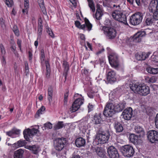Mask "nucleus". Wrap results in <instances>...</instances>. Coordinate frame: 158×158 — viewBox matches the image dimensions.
<instances>
[{"instance_id":"63","label":"nucleus","mask_w":158,"mask_h":158,"mask_svg":"<svg viewBox=\"0 0 158 158\" xmlns=\"http://www.w3.org/2000/svg\"><path fill=\"white\" fill-rule=\"evenodd\" d=\"M104 51V49H102V50H99L96 52V54L97 55H98L99 54H101V53H102V52H103Z\"/></svg>"},{"instance_id":"33","label":"nucleus","mask_w":158,"mask_h":158,"mask_svg":"<svg viewBox=\"0 0 158 158\" xmlns=\"http://www.w3.org/2000/svg\"><path fill=\"white\" fill-rule=\"evenodd\" d=\"M63 66L64 68V73L65 74V77H66L67 73L68 72L69 69V65L68 63L66 61H63Z\"/></svg>"},{"instance_id":"40","label":"nucleus","mask_w":158,"mask_h":158,"mask_svg":"<svg viewBox=\"0 0 158 158\" xmlns=\"http://www.w3.org/2000/svg\"><path fill=\"white\" fill-rule=\"evenodd\" d=\"M40 60L41 62L43 63L45 60V56L44 51L43 49H41L40 51Z\"/></svg>"},{"instance_id":"13","label":"nucleus","mask_w":158,"mask_h":158,"mask_svg":"<svg viewBox=\"0 0 158 158\" xmlns=\"http://www.w3.org/2000/svg\"><path fill=\"white\" fill-rule=\"evenodd\" d=\"M38 131V130L35 128H32L31 129L29 128L25 129L23 132L24 138L27 141H30V138L31 136L36 134Z\"/></svg>"},{"instance_id":"38","label":"nucleus","mask_w":158,"mask_h":158,"mask_svg":"<svg viewBox=\"0 0 158 158\" xmlns=\"http://www.w3.org/2000/svg\"><path fill=\"white\" fill-rule=\"evenodd\" d=\"M64 126L63 122H59L54 126V128L55 130H57L63 128Z\"/></svg>"},{"instance_id":"14","label":"nucleus","mask_w":158,"mask_h":158,"mask_svg":"<svg viewBox=\"0 0 158 158\" xmlns=\"http://www.w3.org/2000/svg\"><path fill=\"white\" fill-rule=\"evenodd\" d=\"M151 30L146 29L145 31L138 32L135 34L133 37V41L135 43L140 42L141 41L142 37L145 35L148 34V31Z\"/></svg>"},{"instance_id":"39","label":"nucleus","mask_w":158,"mask_h":158,"mask_svg":"<svg viewBox=\"0 0 158 158\" xmlns=\"http://www.w3.org/2000/svg\"><path fill=\"white\" fill-rule=\"evenodd\" d=\"M87 122L86 121H84V122H82L80 124L79 126L81 129L83 130H85L86 128V126L87 125Z\"/></svg>"},{"instance_id":"29","label":"nucleus","mask_w":158,"mask_h":158,"mask_svg":"<svg viewBox=\"0 0 158 158\" xmlns=\"http://www.w3.org/2000/svg\"><path fill=\"white\" fill-rule=\"evenodd\" d=\"M24 0V8L23 9V13L25 14H27L28 12V9L29 8V1L28 0Z\"/></svg>"},{"instance_id":"15","label":"nucleus","mask_w":158,"mask_h":158,"mask_svg":"<svg viewBox=\"0 0 158 158\" xmlns=\"http://www.w3.org/2000/svg\"><path fill=\"white\" fill-rule=\"evenodd\" d=\"M147 137L148 140L153 143L158 140V132L155 130H151L148 132Z\"/></svg>"},{"instance_id":"45","label":"nucleus","mask_w":158,"mask_h":158,"mask_svg":"<svg viewBox=\"0 0 158 158\" xmlns=\"http://www.w3.org/2000/svg\"><path fill=\"white\" fill-rule=\"evenodd\" d=\"M5 1L6 4L8 7H11L13 3L12 0H6Z\"/></svg>"},{"instance_id":"55","label":"nucleus","mask_w":158,"mask_h":158,"mask_svg":"<svg viewBox=\"0 0 158 158\" xmlns=\"http://www.w3.org/2000/svg\"><path fill=\"white\" fill-rule=\"evenodd\" d=\"M45 63L46 67V70H48V69H50V65L48 61H45Z\"/></svg>"},{"instance_id":"28","label":"nucleus","mask_w":158,"mask_h":158,"mask_svg":"<svg viewBox=\"0 0 158 158\" xmlns=\"http://www.w3.org/2000/svg\"><path fill=\"white\" fill-rule=\"evenodd\" d=\"M129 140L134 144H136L138 143V136L134 134H131L129 136Z\"/></svg>"},{"instance_id":"25","label":"nucleus","mask_w":158,"mask_h":158,"mask_svg":"<svg viewBox=\"0 0 158 158\" xmlns=\"http://www.w3.org/2000/svg\"><path fill=\"white\" fill-rule=\"evenodd\" d=\"M24 150L22 149H19L15 151L14 154V158H22Z\"/></svg>"},{"instance_id":"53","label":"nucleus","mask_w":158,"mask_h":158,"mask_svg":"<svg viewBox=\"0 0 158 158\" xmlns=\"http://www.w3.org/2000/svg\"><path fill=\"white\" fill-rule=\"evenodd\" d=\"M46 76L47 78H49L50 76V69H48V70H46Z\"/></svg>"},{"instance_id":"24","label":"nucleus","mask_w":158,"mask_h":158,"mask_svg":"<svg viewBox=\"0 0 158 158\" xmlns=\"http://www.w3.org/2000/svg\"><path fill=\"white\" fill-rule=\"evenodd\" d=\"M135 132L137 133L140 134L139 136L140 137H143L145 134V132L143 128L141 127L138 125L135 126Z\"/></svg>"},{"instance_id":"62","label":"nucleus","mask_w":158,"mask_h":158,"mask_svg":"<svg viewBox=\"0 0 158 158\" xmlns=\"http://www.w3.org/2000/svg\"><path fill=\"white\" fill-rule=\"evenodd\" d=\"M25 70L29 69L28 65L27 62H25Z\"/></svg>"},{"instance_id":"6","label":"nucleus","mask_w":158,"mask_h":158,"mask_svg":"<svg viewBox=\"0 0 158 158\" xmlns=\"http://www.w3.org/2000/svg\"><path fill=\"white\" fill-rule=\"evenodd\" d=\"M121 151L124 156L127 157L132 156L135 152L133 147L129 145L122 146L121 147Z\"/></svg>"},{"instance_id":"48","label":"nucleus","mask_w":158,"mask_h":158,"mask_svg":"<svg viewBox=\"0 0 158 158\" xmlns=\"http://www.w3.org/2000/svg\"><path fill=\"white\" fill-rule=\"evenodd\" d=\"M47 32L49 34V35L52 38L54 37V35L52 31L49 28L47 29Z\"/></svg>"},{"instance_id":"23","label":"nucleus","mask_w":158,"mask_h":158,"mask_svg":"<svg viewBox=\"0 0 158 158\" xmlns=\"http://www.w3.org/2000/svg\"><path fill=\"white\" fill-rule=\"evenodd\" d=\"M25 148L27 149L32 151L33 153L34 154H37L39 151V147L38 146L36 145H33L31 146H27L25 147Z\"/></svg>"},{"instance_id":"27","label":"nucleus","mask_w":158,"mask_h":158,"mask_svg":"<svg viewBox=\"0 0 158 158\" xmlns=\"http://www.w3.org/2000/svg\"><path fill=\"white\" fill-rule=\"evenodd\" d=\"M157 78L155 76H153L151 77L148 76H145V79L146 82L148 83H154L157 80Z\"/></svg>"},{"instance_id":"50","label":"nucleus","mask_w":158,"mask_h":158,"mask_svg":"<svg viewBox=\"0 0 158 158\" xmlns=\"http://www.w3.org/2000/svg\"><path fill=\"white\" fill-rule=\"evenodd\" d=\"M14 134V135H18L20 134V130L18 129H14L12 130Z\"/></svg>"},{"instance_id":"20","label":"nucleus","mask_w":158,"mask_h":158,"mask_svg":"<svg viewBox=\"0 0 158 158\" xmlns=\"http://www.w3.org/2000/svg\"><path fill=\"white\" fill-rule=\"evenodd\" d=\"M85 143V140L82 138H77L75 141V144L77 147H81L84 146Z\"/></svg>"},{"instance_id":"49","label":"nucleus","mask_w":158,"mask_h":158,"mask_svg":"<svg viewBox=\"0 0 158 158\" xmlns=\"http://www.w3.org/2000/svg\"><path fill=\"white\" fill-rule=\"evenodd\" d=\"M44 127L47 129H50L52 128V125L51 123H48L44 124Z\"/></svg>"},{"instance_id":"60","label":"nucleus","mask_w":158,"mask_h":158,"mask_svg":"<svg viewBox=\"0 0 158 158\" xmlns=\"http://www.w3.org/2000/svg\"><path fill=\"white\" fill-rule=\"evenodd\" d=\"M155 125L157 124H158V114H156L155 120Z\"/></svg>"},{"instance_id":"61","label":"nucleus","mask_w":158,"mask_h":158,"mask_svg":"<svg viewBox=\"0 0 158 158\" xmlns=\"http://www.w3.org/2000/svg\"><path fill=\"white\" fill-rule=\"evenodd\" d=\"M88 107L89 108V111H90L92 110V109L93 107V106L89 104L88 105Z\"/></svg>"},{"instance_id":"51","label":"nucleus","mask_w":158,"mask_h":158,"mask_svg":"<svg viewBox=\"0 0 158 158\" xmlns=\"http://www.w3.org/2000/svg\"><path fill=\"white\" fill-rule=\"evenodd\" d=\"M6 134L8 136H10L12 138H14L15 137L14 135L12 130L6 132Z\"/></svg>"},{"instance_id":"52","label":"nucleus","mask_w":158,"mask_h":158,"mask_svg":"<svg viewBox=\"0 0 158 158\" xmlns=\"http://www.w3.org/2000/svg\"><path fill=\"white\" fill-rule=\"evenodd\" d=\"M17 44L21 52H22L21 49V41L19 39L17 40Z\"/></svg>"},{"instance_id":"9","label":"nucleus","mask_w":158,"mask_h":158,"mask_svg":"<svg viewBox=\"0 0 158 158\" xmlns=\"http://www.w3.org/2000/svg\"><path fill=\"white\" fill-rule=\"evenodd\" d=\"M102 29L104 32V34L109 39H114L116 36V31L113 28L108 27H103Z\"/></svg>"},{"instance_id":"32","label":"nucleus","mask_w":158,"mask_h":158,"mask_svg":"<svg viewBox=\"0 0 158 158\" xmlns=\"http://www.w3.org/2000/svg\"><path fill=\"white\" fill-rule=\"evenodd\" d=\"M26 142L25 140H20L15 143L14 145L17 148L22 147L25 145Z\"/></svg>"},{"instance_id":"44","label":"nucleus","mask_w":158,"mask_h":158,"mask_svg":"<svg viewBox=\"0 0 158 158\" xmlns=\"http://www.w3.org/2000/svg\"><path fill=\"white\" fill-rule=\"evenodd\" d=\"M45 110V108L44 106H42L40 108L38 111H37L36 113V115H38L39 116V115L41 114H42V112L44 111Z\"/></svg>"},{"instance_id":"17","label":"nucleus","mask_w":158,"mask_h":158,"mask_svg":"<svg viewBox=\"0 0 158 158\" xmlns=\"http://www.w3.org/2000/svg\"><path fill=\"white\" fill-rule=\"evenodd\" d=\"M132 111L131 107L125 109L122 113L123 118L125 120H130L132 116Z\"/></svg>"},{"instance_id":"36","label":"nucleus","mask_w":158,"mask_h":158,"mask_svg":"<svg viewBox=\"0 0 158 158\" xmlns=\"http://www.w3.org/2000/svg\"><path fill=\"white\" fill-rule=\"evenodd\" d=\"M154 20L151 16H146L145 23L148 25H152L153 22Z\"/></svg>"},{"instance_id":"59","label":"nucleus","mask_w":158,"mask_h":158,"mask_svg":"<svg viewBox=\"0 0 158 158\" xmlns=\"http://www.w3.org/2000/svg\"><path fill=\"white\" fill-rule=\"evenodd\" d=\"M32 54L30 52H29V59L31 60L32 59Z\"/></svg>"},{"instance_id":"30","label":"nucleus","mask_w":158,"mask_h":158,"mask_svg":"<svg viewBox=\"0 0 158 158\" xmlns=\"http://www.w3.org/2000/svg\"><path fill=\"white\" fill-rule=\"evenodd\" d=\"M135 56L136 59L138 60H143L146 59L145 53L142 52L137 53Z\"/></svg>"},{"instance_id":"18","label":"nucleus","mask_w":158,"mask_h":158,"mask_svg":"<svg viewBox=\"0 0 158 158\" xmlns=\"http://www.w3.org/2000/svg\"><path fill=\"white\" fill-rule=\"evenodd\" d=\"M107 79L110 83L116 81V73L113 70L108 72L107 74Z\"/></svg>"},{"instance_id":"11","label":"nucleus","mask_w":158,"mask_h":158,"mask_svg":"<svg viewBox=\"0 0 158 158\" xmlns=\"http://www.w3.org/2000/svg\"><path fill=\"white\" fill-rule=\"evenodd\" d=\"M108 57L109 63L111 67L114 68H117L119 65L117 55L114 52H112L111 54L108 55Z\"/></svg>"},{"instance_id":"64","label":"nucleus","mask_w":158,"mask_h":158,"mask_svg":"<svg viewBox=\"0 0 158 158\" xmlns=\"http://www.w3.org/2000/svg\"><path fill=\"white\" fill-rule=\"evenodd\" d=\"M71 158H81L80 156L79 155H73Z\"/></svg>"},{"instance_id":"42","label":"nucleus","mask_w":158,"mask_h":158,"mask_svg":"<svg viewBox=\"0 0 158 158\" xmlns=\"http://www.w3.org/2000/svg\"><path fill=\"white\" fill-rule=\"evenodd\" d=\"M69 96V92H67L64 95V104L66 105L68 101V98Z\"/></svg>"},{"instance_id":"21","label":"nucleus","mask_w":158,"mask_h":158,"mask_svg":"<svg viewBox=\"0 0 158 158\" xmlns=\"http://www.w3.org/2000/svg\"><path fill=\"white\" fill-rule=\"evenodd\" d=\"M92 121L96 124H100L102 121L101 114L99 113L96 114L94 116Z\"/></svg>"},{"instance_id":"7","label":"nucleus","mask_w":158,"mask_h":158,"mask_svg":"<svg viewBox=\"0 0 158 158\" xmlns=\"http://www.w3.org/2000/svg\"><path fill=\"white\" fill-rule=\"evenodd\" d=\"M79 95L82 97L76 99L73 103L71 107L70 108V111L71 113L77 111L84 103V100L82 96L80 94Z\"/></svg>"},{"instance_id":"22","label":"nucleus","mask_w":158,"mask_h":158,"mask_svg":"<svg viewBox=\"0 0 158 158\" xmlns=\"http://www.w3.org/2000/svg\"><path fill=\"white\" fill-rule=\"evenodd\" d=\"M158 6L157 1L152 0L150 3L149 8V10L150 12H152L153 11L156 10Z\"/></svg>"},{"instance_id":"19","label":"nucleus","mask_w":158,"mask_h":158,"mask_svg":"<svg viewBox=\"0 0 158 158\" xmlns=\"http://www.w3.org/2000/svg\"><path fill=\"white\" fill-rule=\"evenodd\" d=\"M92 149L93 152H96L98 155L101 157H103L105 155V151L102 148L98 147L93 148Z\"/></svg>"},{"instance_id":"2","label":"nucleus","mask_w":158,"mask_h":158,"mask_svg":"<svg viewBox=\"0 0 158 158\" xmlns=\"http://www.w3.org/2000/svg\"><path fill=\"white\" fill-rule=\"evenodd\" d=\"M131 90L135 93L143 96H146L149 93V88L143 83L136 82L130 85Z\"/></svg>"},{"instance_id":"47","label":"nucleus","mask_w":158,"mask_h":158,"mask_svg":"<svg viewBox=\"0 0 158 158\" xmlns=\"http://www.w3.org/2000/svg\"><path fill=\"white\" fill-rule=\"evenodd\" d=\"M40 8H41V10H42V11L44 14H46L47 12L45 8V7L44 4H40L39 5Z\"/></svg>"},{"instance_id":"1","label":"nucleus","mask_w":158,"mask_h":158,"mask_svg":"<svg viewBox=\"0 0 158 158\" xmlns=\"http://www.w3.org/2000/svg\"><path fill=\"white\" fill-rule=\"evenodd\" d=\"M125 106V104L123 102L114 104L112 102H107L104 109L103 114L106 117H111L116 113L122 111Z\"/></svg>"},{"instance_id":"31","label":"nucleus","mask_w":158,"mask_h":158,"mask_svg":"<svg viewBox=\"0 0 158 158\" xmlns=\"http://www.w3.org/2000/svg\"><path fill=\"white\" fill-rule=\"evenodd\" d=\"M52 89L51 87H50L48 89V99L50 103L52 100Z\"/></svg>"},{"instance_id":"43","label":"nucleus","mask_w":158,"mask_h":158,"mask_svg":"<svg viewBox=\"0 0 158 158\" xmlns=\"http://www.w3.org/2000/svg\"><path fill=\"white\" fill-rule=\"evenodd\" d=\"M13 31L15 35L17 36H19V31L17 28V27L15 26L14 27Z\"/></svg>"},{"instance_id":"56","label":"nucleus","mask_w":158,"mask_h":158,"mask_svg":"<svg viewBox=\"0 0 158 158\" xmlns=\"http://www.w3.org/2000/svg\"><path fill=\"white\" fill-rule=\"evenodd\" d=\"M3 20V19L2 18L0 19L1 26L2 27L4 28L5 27V25L4 24V22Z\"/></svg>"},{"instance_id":"46","label":"nucleus","mask_w":158,"mask_h":158,"mask_svg":"<svg viewBox=\"0 0 158 158\" xmlns=\"http://www.w3.org/2000/svg\"><path fill=\"white\" fill-rule=\"evenodd\" d=\"M153 17L154 19L156 20H158V9L153 13Z\"/></svg>"},{"instance_id":"57","label":"nucleus","mask_w":158,"mask_h":158,"mask_svg":"<svg viewBox=\"0 0 158 158\" xmlns=\"http://www.w3.org/2000/svg\"><path fill=\"white\" fill-rule=\"evenodd\" d=\"M106 50L107 51L109 55H110V54H111L112 52H113V51L109 48H106Z\"/></svg>"},{"instance_id":"8","label":"nucleus","mask_w":158,"mask_h":158,"mask_svg":"<svg viewBox=\"0 0 158 158\" xmlns=\"http://www.w3.org/2000/svg\"><path fill=\"white\" fill-rule=\"evenodd\" d=\"M85 24L82 25H81L79 21H75V25L79 29H82L85 31H90L92 29V25L87 19H85Z\"/></svg>"},{"instance_id":"41","label":"nucleus","mask_w":158,"mask_h":158,"mask_svg":"<svg viewBox=\"0 0 158 158\" xmlns=\"http://www.w3.org/2000/svg\"><path fill=\"white\" fill-rule=\"evenodd\" d=\"M0 48L2 55L4 56L6 54V52L4 46L2 44H0Z\"/></svg>"},{"instance_id":"16","label":"nucleus","mask_w":158,"mask_h":158,"mask_svg":"<svg viewBox=\"0 0 158 158\" xmlns=\"http://www.w3.org/2000/svg\"><path fill=\"white\" fill-rule=\"evenodd\" d=\"M107 152L110 158H118L119 154L116 149L113 146L110 147Z\"/></svg>"},{"instance_id":"5","label":"nucleus","mask_w":158,"mask_h":158,"mask_svg":"<svg viewBox=\"0 0 158 158\" xmlns=\"http://www.w3.org/2000/svg\"><path fill=\"white\" fill-rule=\"evenodd\" d=\"M143 15V14L140 12L135 13L130 17V23L134 25L139 24L142 20Z\"/></svg>"},{"instance_id":"37","label":"nucleus","mask_w":158,"mask_h":158,"mask_svg":"<svg viewBox=\"0 0 158 158\" xmlns=\"http://www.w3.org/2000/svg\"><path fill=\"white\" fill-rule=\"evenodd\" d=\"M88 3V5L90 9L93 12L95 11V7L94 2L93 0H87Z\"/></svg>"},{"instance_id":"54","label":"nucleus","mask_w":158,"mask_h":158,"mask_svg":"<svg viewBox=\"0 0 158 158\" xmlns=\"http://www.w3.org/2000/svg\"><path fill=\"white\" fill-rule=\"evenodd\" d=\"M2 63L3 66H5L6 64V61L5 60V58L4 56H2Z\"/></svg>"},{"instance_id":"58","label":"nucleus","mask_w":158,"mask_h":158,"mask_svg":"<svg viewBox=\"0 0 158 158\" xmlns=\"http://www.w3.org/2000/svg\"><path fill=\"white\" fill-rule=\"evenodd\" d=\"M69 1L74 6L77 5V2L76 0H69Z\"/></svg>"},{"instance_id":"35","label":"nucleus","mask_w":158,"mask_h":158,"mask_svg":"<svg viewBox=\"0 0 158 158\" xmlns=\"http://www.w3.org/2000/svg\"><path fill=\"white\" fill-rule=\"evenodd\" d=\"M114 128L116 131L119 132H122L123 130V127L120 123H115Z\"/></svg>"},{"instance_id":"26","label":"nucleus","mask_w":158,"mask_h":158,"mask_svg":"<svg viewBox=\"0 0 158 158\" xmlns=\"http://www.w3.org/2000/svg\"><path fill=\"white\" fill-rule=\"evenodd\" d=\"M146 70L148 73L150 74H156L158 73V68L148 67L146 68Z\"/></svg>"},{"instance_id":"3","label":"nucleus","mask_w":158,"mask_h":158,"mask_svg":"<svg viewBox=\"0 0 158 158\" xmlns=\"http://www.w3.org/2000/svg\"><path fill=\"white\" fill-rule=\"evenodd\" d=\"M112 17L116 20L128 25L126 15L123 14V11L120 9L114 10L112 13Z\"/></svg>"},{"instance_id":"34","label":"nucleus","mask_w":158,"mask_h":158,"mask_svg":"<svg viewBox=\"0 0 158 158\" xmlns=\"http://www.w3.org/2000/svg\"><path fill=\"white\" fill-rule=\"evenodd\" d=\"M102 12L101 9L98 7L97 9L95 15V18L97 19H100L102 15Z\"/></svg>"},{"instance_id":"10","label":"nucleus","mask_w":158,"mask_h":158,"mask_svg":"<svg viewBox=\"0 0 158 158\" xmlns=\"http://www.w3.org/2000/svg\"><path fill=\"white\" fill-rule=\"evenodd\" d=\"M66 142L65 138H58L54 141V146L55 149L58 151L61 150L64 147Z\"/></svg>"},{"instance_id":"4","label":"nucleus","mask_w":158,"mask_h":158,"mask_svg":"<svg viewBox=\"0 0 158 158\" xmlns=\"http://www.w3.org/2000/svg\"><path fill=\"white\" fill-rule=\"evenodd\" d=\"M110 136L108 130L103 131L101 133L97 135L96 140L98 142V144H104L106 143L108 141Z\"/></svg>"},{"instance_id":"12","label":"nucleus","mask_w":158,"mask_h":158,"mask_svg":"<svg viewBox=\"0 0 158 158\" xmlns=\"http://www.w3.org/2000/svg\"><path fill=\"white\" fill-rule=\"evenodd\" d=\"M108 57L109 63L111 67L114 68H117L119 65L117 55L114 52H112L111 54L108 55Z\"/></svg>"}]
</instances>
